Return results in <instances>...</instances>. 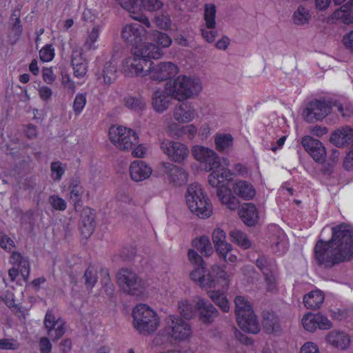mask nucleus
<instances>
[{"mask_svg":"<svg viewBox=\"0 0 353 353\" xmlns=\"http://www.w3.org/2000/svg\"><path fill=\"white\" fill-rule=\"evenodd\" d=\"M316 263L330 269L353 258V230L342 223L332 228V237L328 241L319 239L314 248Z\"/></svg>","mask_w":353,"mask_h":353,"instance_id":"obj_1","label":"nucleus"},{"mask_svg":"<svg viewBox=\"0 0 353 353\" xmlns=\"http://www.w3.org/2000/svg\"><path fill=\"white\" fill-rule=\"evenodd\" d=\"M185 196L186 204L192 214L201 219H206L212 215V205L200 184H190Z\"/></svg>","mask_w":353,"mask_h":353,"instance_id":"obj_2","label":"nucleus"},{"mask_svg":"<svg viewBox=\"0 0 353 353\" xmlns=\"http://www.w3.org/2000/svg\"><path fill=\"white\" fill-rule=\"evenodd\" d=\"M168 93L173 99L183 101L197 95L202 90L201 83L198 79L180 75L174 80L167 82Z\"/></svg>","mask_w":353,"mask_h":353,"instance_id":"obj_3","label":"nucleus"},{"mask_svg":"<svg viewBox=\"0 0 353 353\" xmlns=\"http://www.w3.org/2000/svg\"><path fill=\"white\" fill-rule=\"evenodd\" d=\"M234 303V312L239 327L244 332L257 334L260 331L259 323L248 301L243 296H237Z\"/></svg>","mask_w":353,"mask_h":353,"instance_id":"obj_4","label":"nucleus"},{"mask_svg":"<svg viewBox=\"0 0 353 353\" xmlns=\"http://www.w3.org/2000/svg\"><path fill=\"white\" fill-rule=\"evenodd\" d=\"M132 316L134 327L141 334H150L159 326L156 312L145 304L137 305L132 311Z\"/></svg>","mask_w":353,"mask_h":353,"instance_id":"obj_5","label":"nucleus"},{"mask_svg":"<svg viewBox=\"0 0 353 353\" xmlns=\"http://www.w3.org/2000/svg\"><path fill=\"white\" fill-rule=\"evenodd\" d=\"M117 283L126 294L139 296L145 289V283L138 274L128 268H121L117 274Z\"/></svg>","mask_w":353,"mask_h":353,"instance_id":"obj_6","label":"nucleus"},{"mask_svg":"<svg viewBox=\"0 0 353 353\" xmlns=\"http://www.w3.org/2000/svg\"><path fill=\"white\" fill-rule=\"evenodd\" d=\"M109 137L111 142L123 151H128L139 143L137 133L125 127L112 126L109 130Z\"/></svg>","mask_w":353,"mask_h":353,"instance_id":"obj_7","label":"nucleus"},{"mask_svg":"<svg viewBox=\"0 0 353 353\" xmlns=\"http://www.w3.org/2000/svg\"><path fill=\"white\" fill-rule=\"evenodd\" d=\"M164 332L176 340H184L190 336V325L179 316L170 315L165 319Z\"/></svg>","mask_w":353,"mask_h":353,"instance_id":"obj_8","label":"nucleus"},{"mask_svg":"<svg viewBox=\"0 0 353 353\" xmlns=\"http://www.w3.org/2000/svg\"><path fill=\"white\" fill-rule=\"evenodd\" d=\"M148 70L151 79L157 81L170 79L179 72L177 65L172 62H161L155 65L149 62Z\"/></svg>","mask_w":353,"mask_h":353,"instance_id":"obj_9","label":"nucleus"},{"mask_svg":"<svg viewBox=\"0 0 353 353\" xmlns=\"http://www.w3.org/2000/svg\"><path fill=\"white\" fill-rule=\"evenodd\" d=\"M194 159L205 163V168L208 170L219 168L221 160L218 154L212 149L201 145H194L192 149Z\"/></svg>","mask_w":353,"mask_h":353,"instance_id":"obj_10","label":"nucleus"},{"mask_svg":"<svg viewBox=\"0 0 353 353\" xmlns=\"http://www.w3.org/2000/svg\"><path fill=\"white\" fill-rule=\"evenodd\" d=\"M160 148L170 161L176 163L183 162L189 154L186 145L178 141L163 140L160 143Z\"/></svg>","mask_w":353,"mask_h":353,"instance_id":"obj_11","label":"nucleus"},{"mask_svg":"<svg viewBox=\"0 0 353 353\" xmlns=\"http://www.w3.org/2000/svg\"><path fill=\"white\" fill-rule=\"evenodd\" d=\"M334 103L320 100L310 102L304 111L305 119L308 122L322 120L330 112L332 108L334 106Z\"/></svg>","mask_w":353,"mask_h":353,"instance_id":"obj_12","label":"nucleus"},{"mask_svg":"<svg viewBox=\"0 0 353 353\" xmlns=\"http://www.w3.org/2000/svg\"><path fill=\"white\" fill-rule=\"evenodd\" d=\"M149 61L138 57H128L125 59L122 65L123 73L129 77H144L148 74Z\"/></svg>","mask_w":353,"mask_h":353,"instance_id":"obj_13","label":"nucleus"},{"mask_svg":"<svg viewBox=\"0 0 353 353\" xmlns=\"http://www.w3.org/2000/svg\"><path fill=\"white\" fill-rule=\"evenodd\" d=\"M256 267L263 272L266 283L268 290L273 291L276 288L275 285V272L276 265L273 259L268 258L265 256H260L255 263Z\"/></svg>","mask_w":353,"mask_h":353,"instance_id":"obj_14","label":"nucleus"},{"mask_svg":"<svg viewBox=\"0 0 353 353\" xmlns=\"http://www.w3.org/2000/svg\"><path fill=\"white\" fill-rule=\"evenodd\" d=\"M199 321L205 325H210L214 322L219 315V310L208 300L198 298L195 304Z\"/></svg>","mask_w":353,"mask_h":353,"instance_id":"obj_15","label":"nucleus"},{"mask_svg":"<svg viewBox=\"0 0 353 353\" xmlns=\"http://www.w3.org/2000/svg\"><path fill=\"white\" fill-rule=\"evenodd\" d=\"M301 144L316 162L323 163L326 157V150L320 141L310 136L302 138Z\"/></svg>","mask_w":353,"mask_h":353,"instance_id":"obj_16","label":"nucleus"},{"mask_svg":"<svg viewBox=\"0 0 353 353\" xmlns=\"http://www.w3.org/2000/svg\"><path fill=\"white\" fill-rule=\"evenodd\" d=\"M147 30L139 23L125 26L122 30V37L124 40L134 46H137L145 39Z\"/></svg>","mask_w":353,"mask_h":353,"instance_id":"obj_17","label":"nucleus"},{"mask_svg":"<svg viewBox=\"0 0 353 353\" xmlns=\"http://www.w3.org/2000/svg\"><path fill=\"white\" fill-rule=\"evenodd\" d=\"M95 218L94 210L88 207L83 208L80 214L79 230L85 237L90 236L94 231Z\"/></svg>","mask_w":353,"mask_h":353,"instance_id":"obj_18","label":"nucleus"},{"mask_svg":"<svg viewBox=\"0 0 353 353\" xmlns=\"http://www.w3.org/2000/svg\"><path fill=\"white\" fill-rule=\"evenodd\" d=\"M168 91V88L165 85L163 90L157 89L152 93V105L157 112H163L171 104V99L173 98Z\"/></svg>","mask_w":353,"mask_h":353,"instance_id":"obj_19","label":"nucleus"},{"mask_svg":"<svg viewBox=\"0 0 353 353\" xmlns=\"http://www.w3.org/2000/svg\"><path fill=\"white\" fill-rule=\"evenodd\" d=\"M163 166L170 181L174 185L181 186L188 182V174L183 168L170 163H163Z\"/></svg>","mask_w":353,"mask_h":353,"instance_id":"obj_20","label":"nucleus"},{"mask_svg":"<svg viewBox=\"0 0 353 353\" xmlns=\"http://www.w3.org/2000/svg\"><path fill=\"white\" fill-rule=\"evenodd\" d=\"M133 54L139 59H144L151 62L150 59H159L162 52L160 48L153 43H140L134 47Z\"/></svg>","mask_w":353,"mask_h":353,"instance_id":"obj_21","label":"nucleus"},{"mask_svg":"<svg viewBox=\"0 0 353 353\" xmlns=\"http://www.w3.org/2000/svg\"><path fill=\"white\" fill-rule=\"evenodd\" d=\"M239 215L241 221L248 226L252 227L259 221V211L252 203H245L239 209Z\"/></svg>","mask_w":353,"mask_h":353,"instance_id":"obj_22","label":"nucleus"},{"mask_svg":"<svg viewBox=\"0 0 353 353\" xmlns=\"http://www.w3.org/2000/svg\"><path fill=\"white\" fill-rule=\"evenodd\" d=\"M190 261L194 263L196 268L190 273L191 279L196 281L199 285L203 283L205 263L203 258L194 250H190L188 253Z\"/></svg>","mask_w":353,"mask_h":353,"instance_id":"obj_23","label":"nucleus"},{"mask_svg":"<svg viewBox=\"0 0 353 353\" xmlns=\"http://www.w3.org/2000/svg\"><path fill=\"white\" fill-rule=\"evenodd\" d=\"M151 174V168L143 161H134L130 166V177L134 181H143L148 179Z\"/></svg>","mask_w":353,"mask_h":353,"instance_id":"obj_24","label":"nucleus"},{"mask_svg":"<svg viewBox=\"0 0 353 353\" xmlns=\"http://www.w3.org/2000/svg\"><path fill=\"white\" fill-rule=\"evenodd\" d=\"M195 110L190 103L185 102L176 105L174 110V118L179 123H189L193 120Z\"/></svg>","mask_w":353,"mask_h":353,"instance_id":"obj_25","label":"nucleus"},{"mask_svg":"<svg viewBox=\"0 0 353 353\" xmlns=\"http://www.w3.org/2000/svg\"><path fill=\"white\" fill-rule=\"evenodd\" d=\"M71 63L73 67L74 77L82 78L86 74L88 63L86 60L82 57L81 50H74L72 51Z\"/></svg>","mask_w":353,"mask_h":353,"instance_id":"obj_26","label":"nucleus"},{"mask_svg":"<svg viewBox=\"0 0 353 353\" xmlns=\"http://www.w3.org/2000/svg\"><path fill=\"white\" fill-rule=\"evenodd\" d=\"M353 140V130L349 126H345L333 132L330 141L336 147H344Z\"/></svg>","mask_w":353,"mask_h":353,"instance_id":"obj_27","label":"nucleus"},{"mask_svg":"<svg viewBox=\"0 0 353 353\" xmlns=\"http://www.w3.org/2000/svg\"><path fill=\"white\" fill-rule=\"evenodd\" d=\"M262 325L268 334H276L281 331L279 317L274 313H264Z\"/></svg>","mask_w":353,"mask_h":353,"instance_id":"obj_28","label":"nucleus"},{"mask_svg":"<svg viewBox=\"0 0 353 353\" xmlns=\"http://www.w3.org/2000/svg\"><path fill=\"white\" fill-rule=\"evenodd\" d=\"M327 342L332 346L341 350L346 349L350 343L349 336L344 333L337 331H332L327 336Z\"/></svg>","mask_w":353,"mask_h":353,"instance_id":"obj_29","label":"nucleus"},{"mask_svg":"<svg viewBox=\"0 0 353 353\" xmlns=\"http://www.w3.org/2000/svg\"><path fill=\"white\" fill-rule=\"evenodd\" d=\"M234 138L230 134L217 133L214 136L216 150L221 153H228L232 150Z\"/></svg>","mask_w":353,"mask_h":353,"instance_id":"obj_30","label":"nucleus"},{"mask_svg":"<svg viewBox=\"0 0 353 353\" xmlns=\"http://www.w3.org/2000/svg\"><path fill=\"white\" fill-rule=\"evenodd\" d=\"M10 262L18 266L22 276L26 281L30 274L29 261L23 257L20 252H13L10 256Z\"/></svg>","mask_w":353,"mask_h":353,"instance_id":"obj_31","label":"nucleus"},{"mask_svg":"<svg viewBox=\"0 0 353 353\" xmlns=\"http://www.w3.org/2000/svg\"><path fill=\"white\" fill-rule=\"evenodd\" d=\"M324 301V294L319 290L312 291L303 297L305 306L311 310L319 308Z\"/></svg>","mask_w":353,"mask_h":353,"instance_id":"obj_32","label":"nucleus"},{"mask_svg":"<svg viewBox=\"0 0 353 353\" xmlns=\"http://www.w3.org/2000/svg\"><path fill=\"white\" fill-rule=\"evenodd\" d=\"M234 192L245 200L252 199L255 195L253 186L244 181L236 182L234 185Z\"/></svg>","mask_w":353,"mask_h":353,"instance_id":"obj_33","label":"nucleus"},{"mask_svg":"<svg viewBox=\"0 0 353 353\" xmlns=\"http://www.w3.org/2000/svg\"><path fill=\"white\" fill-rule=\"evenodd\" d=\"M100 75L102 76L105 84H112L117 77V67L115 60L112 59L106 62Z\"/></svg>","mask_w":353,"mask_h":353,"instance_id":"obj_34","label":"nucleus"},{"mask_svg":"<svg viewBox=\"0 0 353 353\" xmlns=\"http://www.w3.org/2000/svg\"><path fill=\"white\" fill-rule=\"evenodd\" d=\"M334 17L341 19L345 23L353 22V0L349 1L334 12Z\"/></svg>","mask_w":353,"mask_h":353,"instance_id":"obj_35","label":"nucleus"},{"mask_svg":"<svg viewBox=\"0 0 353 353\" xmlns=\"http://www.w3.org/2000/svg\"><path fill=\"white\" fill-rule=\"evenodd\" d=\"M208 296L218 305L223 312H228L230 310L229 302L223 292L219 290L208 291Z\"/></svg>","mask_w":353,"mask_h":353,"instance_id":"obj_36","label":"nucleus"},{"mask_svg":"<svg viewBox=\"0 0 353 353\" xmlns=\"http://www.w3.org/2000/svg\"><path fill=\"white\" fill-rule=\"evenodd\" d=\"M192 245L206 256H209L213 253V248L209 238L206 236L195 239Z\"/></svg>","mask_w":353,"mask_h":353,"instance_id":"obj_37","label":"nucleus"},{"mask_svg":"<svg viewBox=\"0 0 353 353\" xmlns=\"http://www.w3.org/2000/svg\"><path fill=\"white\" fill-rule=\"evenodd\" d=\"M125 105L134 111L141 112L145 109L146 103L141 96H129L124 99Z\"/></svg>","mask_w":353,"mask_h":353,"instance_id":"obj_38","label":"nucleus"},{"mask_svg":"<svg viewBox=\"0 0 353 353\" xmlns=\"http://www.w3.org/2000/svg\"><path fill=\"white\" fill-rule=\"evenodd\" d=\"M169 131L172 135L176 137H181L185 134L194 136L196 132V128L193 125L180 126L176 123H172L168 127Z\"/></svg>","mask_w":353,"mask_h":353,"instance_id":"obj_39","label":"nucleus"},{"mask_svg":"<svg viewBox=\"0 0 353 353\" xmlns=\"http://www.w3.org/2000/svg\"><path fill=\"white\" fill-rule=\"evenodd\" d=\"M216 6L214 4H206L204 10V19L205 26L208 29H214L216 27Z\"/></svg>","mask_w":353,"mask_h":353,"instance_id":"obj_40","label":"nucleus"},{"mask_svg":"<svg viewBox=\"0 0 353 353\" xmlns=\"http://www.w3.org/2000/svg\"><path fill=\"white\" fill-rule=\"evenodd\" d=\"M100 26L95 25L91 31L88 32V36L84 46L88 50H95L97 48L96 42L99 38Z\"/></svg>","mask_w":353,"mask_h":353,"instance_id":"obj_41","label":"nucleus"},{"mask_svg":"<svg viewBox=\"0 0 353 353\" xmlns=\"http://www.w3.org/2000/svg\"><path fill=\"white\" fill-rule=\"evenodd\" d=\"M230 236L232 238V241L236 243L244 249L250 248L251 242L248 239L246 234L243 232L235 230L230 232Z\"/></svg>","mask_w":353,"mask_h":353,"instance_id":"obj_42","label":"nucleus"},{"mask_svg":"<svg viewBox=\"0 0 353 353\" xmlns=\"http://www.w3.org/2000/svg\"><path fill=\"white\" fill-rule=\"evenodd\" d=\"M310 18L309 11L302 6H299L293 14V20L296 25H304L308 23Z\"/></svg>","mask_w":353,"mask_h":353,"instance_id":"obj_43","label":"nucleus"},{"mask_svg":"<svg viewBox=\"0 0 353 353\" xmlns=\"http://www.w3.org/2000/svg\"><path fill=\"white\" fill-rule=\"evenodd\" d=\"M178 310L179 314L185 319H190L194 316L196 309L188 301H181L179 303Z\"/></svg>","mask_w":353,"mask_h":353,"instance_id":"obj_44","label":"nucleus"},{"mask_svg":"<svg viewBox=\"0 0 353 353\" xmlns=\"http://www.w3.org/2000/svg\"><path fill=\"white\" fill-rule=\"evenodd\" d=\"M316 323V314L307 313L302 319V325L307 331H315L317 328Z\"/></svg>","mask_w":353,"mask_h":353,"instance_id":"obj_45","label":"nucleus"},{"mask_svg":"<svg viewBox=\"0 0 353 353\" xmlns=\"http://www.w3.org/2000/svg\"><path fill=\"white\" fill-rule=\"evenodd\" d=\"M86 101L85 93H79L76 95L72 105V108L76 115H79L82 112Z\"/></svg>","mask_w":353,"mask_h":353,"instance_id":"obj_46","label":"nucleus"},{"mask_svg":"<svg viewBox=\"0 0 353 353\" xmlns=\"http://www.w3.org/2000/svg\"><path fill=\"white\" fill-rule=\"evenodd\" d=\"M83 278L87 288H92L98 279L96 270L90 267L85 270Z\"/></svg>","mask_w":353,"mask_h":353,"instance_id":"obj_47","label":"nucleus"},{"mask_svg":"<svg viewBox=\"0 0 353 353\" xmlns=\"http://www.w3.org/2000/svg\"><path fill=\"white\" fill-rule=\"evenodd\" d=\"M43 323L48 330V334L50 335V332H52L55 326L59 323V319H57L52 312L48 310L45 316Z\"/></svg>","mask_w":353,"mask_h":353,"instance_id":"obj_48","label":"nucleus"},{"mask_svg":"<svg viewBox=\"0 0 353 353\" xmlns=\"http://www.w3.org/2000/svg\"><path fill=\"white\" fill-rule=\"evenodd\" d=\"M49 203L55 210L63 211L66 209L65 201L57 195H51L48 199Z\"/></svg>","mask_w":353,"mask_h":353,"instance_id":"obj_49","label":"nucleus"},{"mask_svg":"<svg viewBox=\"0 0 353 353\" xmlns=\"http://www.w3.org/2000/svg\"><path fill=\"white\" fill-rule=\"evenodd\" d=\"M153 39L163 48H168L172 43V39L167 34L159 31L154 32Z\"/></svg>","mask_w":353,"mask_h":353,"instance_id":"obj_50","label":"nucleus"},{"mask_svg":"<svg viewBox=\"0 0 353 353\" xmlns=\"http://www.w3.org/2000/svg\"><path fill=\"white\" fill-rule=\"evenodd\" d=\"M70 190V200L73 203L74 208L79 205L81 201V197L83 193L82 187H77V188H69Z\"/></svg>","mask_w":353,"mask_h":353,"instance_id":"obj_51","label":"nucleus"},{"mask_svg":"<svg viewBox=\"0 0 353 353\" xmlns=\"http://www.w3.org/2000/svg\"><path fill=\"white\" fill-rule=\"evenodd\" d=\"M143 8L150 12L159 10L163 3L160 0H140Z\"/></svg>","mask_w":353,"mask_h":353,"instance_id":"obj_52","label":"nucleus"},{"mask_svg":"<svg viewBox=\"0 0 353 353\" xmlns=\"http://www.w3.org/2000/svg\"><path fill=\"white\" fill-rule=\"evenodd\" d=\"M50 169L53 179L59 181L65 172L63 168L61 166V163L60 161L52 162L50 165Z\"/></svg>","mask_w":353,"mask_h":353,"instance_id":"obj_53","label":"nucleus"},{"mask_svg":"<svg viewBox=\"0 0 353 353\" xmlns=\"http://www.w3.org/2000/svg\"><path fill=\"white\" fill-rule=\"evenodd\" d=\"M216 252L219 254L221 259H225L229 252L232 250V246L231 244L225 242L223 243H219L214 246Z\"/></svg>","mask_w":353,"mask_h":353,"instance_id":"obj_54","label":"nucleus"},{"mask_svg":"<svg viewBox=\"0 0 353 353\" xmlns=\"http://www.w3.org/2000/svg\"><path fill=\"white\" fill-rule=\"evenodd\" d=\"M123 9L128 10L130 14H135L137 10V0H114Z\"/></svg>","mask_w":353,"mask_h":353,"instance_id":"obj_55","label":"nucleus"},{"mask_svg":"<svg viewBox=\"0 0 353 353\" xmlns=\"http://www.w3.org/2000/svg\"><path fill=\"white\" fill-rule=\"evenodd\" d=\"M15 244L14 241L6 234H0V247L7 252H11Z\"/></svg>","mask_w":353,"mask_h":353,"instance_id":"obj_56","label":"nucleus"},{"mask_svg":"<svg viewBox=\"0 0 353 353\" xmlns=\"http://www.w3.org/2000/svg\"><path fill=\"white\" fill-rule=\"evenodd\" d=\"M61 83L65 88L74 93L76 91V85L74 82L71 79L70 76L64 72H61Z\"/></svg>","mask_w":353,"mask_h":353,"instance_id":"obj_57","label":"nucleus"},{"mask_svg":"<svg viewBox=\"0 0 353 353\" xmlns=\"http://www.w3.org/2000/svg\"><path fill=\"white\" fill-rule=\"evenodd\" d=\"M54 49L51 45L45 46L39 52L40 59L43 61H50L54 57Z\"/></svg>","mask_w":353,"mask_h":353,"instance_id":"obj_58","label":"nucleus"},{"mask_svg":"<svg viewBox=\"0 0 353 353\" xmlns=\"http://www.w3.org/2000/svg\"><path fill=\"white\" fill-rule=\"evenodd\" d=\"M212 239L214 246L219 243H223L226 241L225 232L220 228H216L212 232Z\"/></svg>","mask_w":353,"mask_h":353,"instance_id":"obj_59","label":"nucleus"},{"mask_svg":"<svg viewBox=\"0 0 353 353\" xmlns=\"http://www.w3.org/2000/svg\"><path fill=\"white\" fill-rule=\"evenodd\" d=\"M317 327L320 330H328L332 327V322L325 316L316 314Z\"/></svg>","mask_w":353,"mask_h":353,"instance_id":"obj_60","label":"nucleus"},{"mask_svg":"<svg viewBox=\"0 0 353 353\" xmlns=\"http://www.w3.org/2000/svg\"><path fill=\"white\" fill-rule=\"evenodd\" d=\"M19 348V343L14 339H0V350H17Z\"/></svg>","mask_w":353,"mask_h":353,"instance_id":"obj_61","label":"nucleus"},{"mask_svg":"<svg viewBox=\"0 0 353 353\" xmlns=\"http://www.w3.org/2000/svg\"><path fill=\"white\" fill-rule=\"evenodd\" d=\"M216 195L223 203L231 195V190L226 185H220L216 189Z\"/></svg>","mask_w":353,"mask_h":353,"instance_id":"obj_62","label":"nucleus"},{"mask_svg":"<svg viewBox=\"0 0 353 353\" xmlns=\"http://www.w3.org/2000/svg\"><path fill=\"white\" fill-rule=\"evenodd\" d=\"M39 350L41 353H50L52 344L47 337H41L39 340Z\"/></svg>","mask_w":353,"mask_h":353,"instance_id":"obj_63","label":"nucleus"},{"mask_svg":"<svg viewBox=\"0 0 353 353\" xmlns=\"http://www.w3.org/2000/svg\"><path fill=\"white\" fill-rule=\"evenodd\" d=\"M300 353H320L318 347L312 342L305 343L301 348Z\"/></svg>","mask_w":353,"mask_h":353,"instance_id":"obj_64","label":"nucleus"}]
</instances>
